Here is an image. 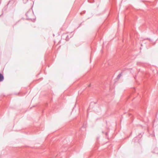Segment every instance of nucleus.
<instances>
[{"instance_id":"obj_5","label":"nucleus","mask_w":158,"mask_h":158,"mask_svg":"<svg viewBox=\"0 0 158 158\" xmlns=\"http://www.w3.org/2000/svg\"><path fill=\"white\" fill-rule=\"evenodd\" d=\"M84 127V128H85V125L84 124L83 126V127Z\"/></svg>"},{"instance_id":"obj_7","label":"nucleus","mask_w":158,"mask_h":158,"mask_svg":"<svg viewBox=\"0 0 158 158\" xmlns=\"http://www.w3.org/2000/svg\"><path fill=\"white\" fill-rule=\"evenodd\" d=\"M91 86V84H90L89 85V87H90Z\"/></svg>"},{"instance_id":"obj_1","label":"nucleus","mask_w":158,"mask_h":158,"mask_svg":"<svg viewBox=\"0 0 158 158\" xmlns=\"http://www.w3.org/2000/svg\"><path fill=\"white\" fill-rule=\"evenodd\" d=\"M26 16L27 17V19L32 20V19L31 18L32 16L34 15L33 13L31 10H29L28 11L26 14Z\"/></svg>"},{"instance_id":"obj_3","label":"nucleus","mask_w":158,"mask_h":158,"mask_svg":"<svg viewBox=\"0 0 158 158\" xmlns=\"http://www.w3.org/2000/svg\"><path fill=\"white\" fill-rule=\"evenodd\" d=\"M121 73H120L117 76V78H119L121 76Z\"/></svg>"},{"instance_id":"obj_2","label":"nucleus","mask_w":158,"mask_h":158,"mask_svg":"<svg viewBox=\"0 0 158 158\" xmlns=\"http://www.w3.org/2000/svg\"><path fill=\"white\" fill-rule=\"evenodd\" d=\"M4 79V76L3 75L0 73V82L3 81Z\"/></svg>"},{"instance_id":"obj_6","label":"nucleus","mask_w":158,"mask_h":158,"mask_svg":"<svg viewBox=\"0 0 158 158\" xmlns=\"http://www.w3.org/2000/svg\"><path fill=\"white\" fill-rule=\"evenodd\" d=\"M106 135H107V132H106Z\"/></svg>"},{"instance_id":"obj_4","label":"nucleus","mask_w":158,"mask_h":158,"mask_svg":"<svg viewBox=\"0 0 158 158\" xmlns=\"http://www.w3.org/2000/svg\"><path fill=\"white\" fill-rule=\"evenodd\" d=\"M69 39V36L67 35L66 37V40H68Z\"/></svg>"}]
</instances>
